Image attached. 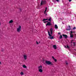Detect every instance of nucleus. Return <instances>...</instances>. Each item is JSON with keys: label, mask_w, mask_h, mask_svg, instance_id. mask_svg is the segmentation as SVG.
Returning a JSON list of instances; mask_svg holds the SVG:
<instances>
[{"label": "nucleus", "mask_w": 76, "mask_h": 76, "mask_svg": "<svg viewBox=\"0 0 76 76\" xmlns=\"http://www.w3.org/2000/svg\"><path fill=\"white\" fill-rule=\"evenodd\" d=\"M45 63H46V64H48V65H51V66H53V65H54V64L49 61H46Z\"/></svg>", "instance_id": "f257e3e1"}, {"label": "nucleus", "mask_w": 76, "mask_h": 76, "mask_svg": "<svg viewBox=\"0 0 76 76\" xmlns=\"http://www.w3.org/2000/svg\"><path fill=\"white\" fill-rule=\"evenodd\" d=\"M48 34L49 36V39H53L54 38V37L52 36V35H51L50 34V32L49 31H48Z\"/></svg>", "instance_id": "f03ea898"}, {"label": "nucleus", "mask_w": 76, "mask_h": 76, "mask_svg": "<svg viewBox=\"0 0 76 76\" xmlns=\"http://www.w3.org/2000/svg\"><path fill=\"white\" fill-rule=\"evenodd\" d=\"M46 4V1L42 0L40 3V6H42L43 4Z\"/></svg>", "instance_id": "7ed1b4c3"}, {"label": "nucleus", "mask_w": 76, "mask_h": 76, "mask_svg": "<svg viewBox=\"0 0 76 76\" xmlns=\"http://www.w3.org/2000/svg\"><path fill=\"white\" fill-rule=\"evenodd\" d=\"M20 30H21V26H19L18 28H17V31L18 32H20Z\"/></svg>", "instance_id": "20e7f679"}, {"label": "nucleus", "mask_w": 76, "mask_h": 76, "mask_svg": "<svg viewBox=\"0 0 76 76\" xmlns=\"http://www.w3.org/2000/svg\"><path fill=\"white\" fill-rule=\"evenodd\" d=\"M51 25V22H48L46 25V26H50Z\"/></svg>", "instance_id": "39448f33"}, {"label": "nucleus", "mask_w": 76, "mask_h": 76, "mask_svg": "<svg viewBox=\"0 0 76 76\" xmlns=\"http://www.w3.org/2000/svg\"><path fill=\"white\" fill-rule=\"evenodd\" d=\"M62 35L63 37H64L65 38H66V39H67V35H66V34H62Z\"/></svg>", "instance_id": "423d86ee"}, {"label": "nucleus", "mask_w": 76, "mask_h": 76, "mask_svg": "<svg viewBox=\"0 0 76 76\" xmlns=\"http://www.w3.org/2000/svg\"><path fill=\"white\" fill-rule=\"evenodd\" d=\"M23 57L24 60H26L27 59V56H26V55H24Z\"/></svg>", "instance_id": "0eeeda50"}, {"label": "nucleus", "mask_w": 76, "mask_h": 76, "mask_svg": "<svg viewBox=\"0 0 76 76\" xmlns=\"http://www.w3.org/2000/svg\"><path fill=\"white\" fill-rule=\"evenodd\" d=\"M52 58L54 60L55 62H57V59H55V58H54V56H52Z\"/></svg>", "instance_id": "6e6552de"}, {"label": "nucleus", "mask_w": 76, "mask_h": 76, "mask_svg": "<svg viewBox=\"0 0 76 76\" xmlns=\"http://www.w3.org/2000/svg\"><path fill=\"white\" fill-rule=\"evenodd\" d=\"M38 69H42V66H39L38 67Z\"/></svg>", "instance_id": "1a4fd4ad"}, {"label": "nucleus", "mask_w": 76, "mask_h": 76, "mask_svg": "<svg viewBox=\"0 0 76 76\" xmlns=\"http://www.w3.org/2000/svg\"><path fill=\"white\" fill-rule=\"evenodd\" d=\"M53 48L54 49H55V50H56L57 49V46H56V45H53Z\"/></svg>", "instance_id": "9d476101"}, {"label": "nucleus", "mask_w": 76, "mask_h": 76, "mask_svg": "<svg viewBox=\"0 0 76 76\" xmlns=\"http://www.w3.org/2000/svg\"><path fill=\"white\" fill-rule=\"evenodd\" d=\"M13 22V21L12 20H10L9 23H12Z\"/></svg>", "instance_id": "9b49d317"}, {"label": "nucleus", "mask_w": 76, "mask_h": 76, "mask_svg": "<svg viewBox=\"0 0 76 76\" xmlns=\"http://www.w3.org/2000/svg\"><path fill=\"white\" fill-rule=\"evenodd\" d=\"M55 29H58V26H57V25L56 24L55 25Z\"/></svg>", "instance_id": "f8f14e48"}, {"label": "nucleus", "mask_w": 76, "mask_h": 76, "mask_svg": "<svg viewBox=\"0 0 76 76\" xmlns=\"http://www.w3.org/2000/svg\"><path fill=\"white\" fill-rule=\"evenodd\" d=\"M39 72H41V73H42V69H39Z\"/></svg>", "instance_id": "ddd939ff"}, {"label": "nucleus", "mask_w": 76, "mask_h": 76, "mask_svg": "<svg viewBox=\"0 0 76 76\" xmlns=\"http://www.w3.org/2000/svg\"><path fill=\"white\" fill-rule=\"evenodd\" d=\"M23 68H27V66H26L25 65H23Z\"/></svg>", "instance_id": "4468645a"}, {"label": "nucleus", "mask_w": 76, "mask_h": 76, "mask_svg": "<svg viewBox=\"0 0 76 76\" xmlns=\"http://www.w3.org/2000/svg\"><path fill=\"white\" fill-rule=\"evenodd\" d=\"M70 37L71 38H73V35L72 34H70Z\"/></svg>", "instance_id": "2eb2a0df"}, {"label": "nucleus", "mask_w": 76, "mask_h": 76, "mask_svg": "<svg viewBox=\"0 0 76 76\" xmlns=\"http://www.w3.org/2000/svg\"><path fill=\"white\" fill-rule=\"evenodd\" d=\"M48 20L50 21V22H51V17H50L49 19Z\"/></svg>", "instance_id": "dca6fc26"}, {"label": "nucleus", "mask_w": 76, "mask_h": 76, "mask_svg": "<svg viewBox=\"0 0 76 76\" xmlns=\"http://www.w3.org/2000/svg\"><path fill=\"white\" fill-rule=\"evenodd\" d=\"M48 20V18L43 19V20H42V21L44 22V21H45V20Z\"/></svg>", "instance_id": "f3484780"}, {"label": "nucleus", "mask_w": 76, "mask_h": 76, "mask_svg": "<svg viewBox=\"0 0 76 76\" xmlns=\"http://www.w3.org/2000/svg\"><path fill=\"white\" fill-rule=\"evenodd\" d=\"M59 38L60 39H61V38H63V36H62V35H60Z\"/></svg>", "instance_id": "a211bd4d"}, {"label": "nucleus", "mask_w": 76, "mask_h": 76, "mask_svg": "<svg viewBox=\"0 0 76 76\" xmlns=\"http://www.w3.org/2000/svg\"><path fill=\"white\" fill-rule=\"evenodd\" d=\"M50 32H53V28H51L50 29Z\"/></svg>", "instance_id": "6ab92c4d"}, {"label": "nucleus", "mask_w": 76, "mask_h": 76, "mask_svg": "<svg viewBox=\"0 0 76 76\" xmlns=\"http://www.w3.org/2000/svg\"><path fill=\"white\" fill-rule=\"evenodd\" d=\"M20 74L21 75H23V73L22 72H21Z\"/></svg>", "instance_id": "aec40b11"}, {"label": "nucleus", "mask_w": 76, "mask_h": 76, "mask_svg": "<svg viewBox=\"0 0 76 76\" xmlns=\"http://www.w3.org/2000/svg\"><path fill=\"white\" fill-rule=\"evenodd\" d=\"M73 46H76V42H73Z\"/></svg>", "instance_id": "412c9836"}, {"label": "nucleus", "mask_w": 76, "mask_h": 76, "mask_svg": "<svg viewBox=\"0 0 76 76\" xmlns=\"http://www.w3.org/2000/svg\"><path fill=\"white\" fill-rule=\"evenodd\" d=\"M73 41H74V40H73V39L71 40V44H72V43H73Z\"/></svg>", "instance_id": "4be33fe9"}, {"label": "nucleus", "mask_w": 76, "mask_h": 76, "mask_svg": "<svg viewBox=\"0 0 76 76\" xmlns=\"http://www.w3.org/2000/svg\"><path fill=\"white\" fill-rule=\"evenodd\" d=\"M73 34V31H71L70 33V34Z\"/></svg>", "instance_id": "5701e85b"}, {"label": "nucleus", "mask_w": 76, "mask_h": 76, "mask_svg": "<svg viewBox=\"0 0 76 76\" xmlns=\"http://www.w3.org/2000/svg\"><path fill=\"white\" fill-rule=\"evenodd\" d=\"M46 11H47L46 10H45V11H44V13L45 14V13H46Z\"/></svg>", "instance_id": "b1692460"}, {"label": "nucleus", "mask_w": 76, "mask_h": 76, "mask_svg": "<svg viewBox=\"0 0 76 76\" xmlns=\"http://www.w3.org/2000/svg\"><path fill=\"white\" fill-rule=\"evenodd\" d=\"M36 44H39V43H38V42H37V41H36Z\"/></svg>", "instance_id": "393cba45"}, {"label": "nucleus", "mask_w": 76, "mask_h": 76, "mask_svg": "<svg viewBox=\"0 0 76 76\" xmlns=\"http://www.w3.org/2000/svg\"><path fill=\"white\" fill-rule=\"evenodd\" d=\"M66 65H68V63L67 62H66Z\"/></svg>", "instance_id": "a878e982"}, {"label": "nucleus", "mask_w": 76, "mask_h": 76, "mask_svg": "<svg viewBox=\"0 0 76 76\" xmlns=\"http://www.w3.org/2000/svg\"><path fill=\"white\" fill-rule=\"evenodd\" d=\"M70 29H70V28L67 29H66V31H69L70 30Z\"/></svg>", "instance_id": "bb28decb"}, {"label": "nucleus", "mask_w": 76, "mask_h": 76, "mask_svg": "<svg viewBox=\"0 0 76 76\" xmlns=\"http://www.w3.org/2000/svg\"><path fill=\"white\" fill-rule=\"evenodd\" d=\"M69 28L70 29H71V28H70V26H69Z\"/></svg>", "instance_id": "cd10ccee"}, {"label": "nucleus", "mask_w": 76, "mask_h": 76, "mask_svg": "<svg viewBox=\"0 0 76 76\" xmlns=\"http://www.w3.org/2000/svg\"><path fill=\"white\" fill-rule=\"evenodd\" d=\"M67 48H69V47L68 46V45H67Z\"/></svg>", "instance_id": "c85d7f7f"}, {"label": "nucleus", "mask_w": 76, "mask_h": 76, "mask_svg": "<svg viewBox=\"0 0 76 76\" xmlns=\"http://www.w3.org/2000/svg\"><path fill=\"white\" fill-rule=\"evenodd\" d=\"M47 7H46L45 10H47Z\"/></svg>", "instance_id": "c756f323"}, {"label": "nucleus", "mask_w": 76, "mask_h": 76, "mask_svg": "<svg viewBox=\"0 0 76 76\" xmlns=\"http://www.w3.org/2000/svg\"><path fill=\"white\" fill-rule=\"evenodd\" d=\"M76 29V28L74 27V28H73V29Z\"/></svg>", "instance_id": "7c9ffc66"}, {"label": "nucleus", "mask_w": 76, "mask_h": 76, "mask_svg": "<svg viewBox=\"0 0 76 76\" xmlns=\"http://www.w3.org/2000/svg\"><path fill=\"white\" fill-rule=\"evenodd\" d=\"M51 33V35H53V32H50Z\"/></svg>", "instance_id": "2f4dec72"}, {"label": "nucleus", "mask_w": 76, "mask_h": 76, "mask_svg": "<svg viewBox=\"0 0 76 76\" xmlns=\"http://www.w3.org/2000/svg\"><path fill=\"white\" fill-rule=\"evenodd\" d=\"M43 22L44 23H47L46 21H44Z\"/></svg>", "instance_id": "473e14b6"}, {"label": "nucleus", "mask_w": 76, "mask_h": 76, "mask_svg": "<svg viewBox=\"0 0 76 76\" xmlns=\"http://www.w3.org/2000/svg\"><path fill=\"white\" fill-rule=\"evenodd\" d=\"M72 0H69V2H70V1H72Z\"/></svg>", "instance_id": "72a5a7b5"}, {"label": "nucleus", "mask_w": 76, "mask_h": 76, "mask_svg": "<svg viewBox=\"0 0 76 76\" xmlns=\"http://www.w3.org/2000/svg\"><path fill=\"white\" fill-rule=\"evenodd\" d=\"M60 33H58V35H60Z\"/></svg>", "instance_id": "f704fd0d"}, {"label": "nucleus", "mask_w": 76, "mask_h": 76, "mask_svg": "<svg viewBox=\"0 0 76 76\" xmlns=\"http://www.w3.org/2000/svg\"><path fill=\"white\" fill-rule=\"evenodd\" d=\"M59 0H56V1H58Z\"/></svg>", "instance_id": "c9c22d12"}, {"label": "nucleus", "mask_w": 76, "mask_h": 76, "mask_svg": "<svg viewBox=\"0 0 76 76\" xmlns=\"http://www.w3.org/2000/svg\"><path fill=\"white\" fill-rule=\"evenodd\" d=\"M20 12H21V8H20Z\"/></svg>", "instance_id": "e433bc0d"}, {"label": "nucleus", "mask_w": 76, "mask_h": 76, "mask_svg": "<svg viewBox=\"0 0 76 76\" xmlns=\"http://www.w3.org/2000/svg\"><path fill=\"white\" fill-rule=\"evenodd\" d=\"M3 51H4L3 50H1V51H2V52Z\"/></svg>", "instance_id": "4c0bfd02"}, {"label": "nucleus", "mask_w": 76, "mask_h": 76, "mask_svg": "<svg viewBox=\"0 0 76 76\" xmlns=\"http://www.w3.org/2000/svg\"><path fill=\"white\" fill-rule=\"evenodd\" d=\"M65 47L66 48H67V47H66V46H65Z\"/></svg>", "instance_id": "58836bf2"}, {"label": "nucleus", "mask_w": 76, "mask_h": 76, "mask_svg": "<svg viewBox=\"0 0 76 76\" xmlns=\"http://www.w3.org/2000/svg\"><path fill=\"white\" fill-rule=\"evenodd\" d=\"M46 23L47 22H48V21H46Z\"/></svg>", "instance_id": "ea45409f"}, {"label": "nucleus", "mask_w": 76, "mask_h": 76, "mask_svg": "<svg viewBox=\"0 0 76 76\" xmlns=\"http://www.w3.org/2000/svg\"><path fill=\"white\" fill-rule=\"evenodd\" d=\"M74 50H75V51H76V49H74Z\"/></svg>", "instance_id": "a19ab883"}, {"label": "nucleus", "mask_w": 76, "mask_h": 76, "mask_svg": "<svg viewBox=\"0 0 76 76\" xmlns=\"http://www.w3.org/2000/svg\"><path fill=\"white\" fill-rule=\"evenodd\" d=\"M39 44H40V42H39Z\"/></svg>", "instance_id": "79ce46f5"}, {"label": "nucleus", "mask_w": 76, "mask_h": 76, "mask_svg": "<svg viewBox=\"0 0 76 76\" xmlns=\"http://www.w3.org/2000/svg\"><path fill=\"white\" fill-rule=\"evenodd\" d=\"M1 64V62H0V64Z\"/></svg>", "instance_id": "37998d69"}, {"label": "nucleus", "mask_w": 76, "mask_h": 76, "mask_svg": "<svg viewBox=\"0 0 76 76\" xmlns=\"http://www.w3.org/2000/svg\"><path fill=\"white\" fill-rule=\"evenodd\" d=\"M0 25H1V24H0Z\"/></svg>", "instance_id": "c03bdc74"}]
</instances>
